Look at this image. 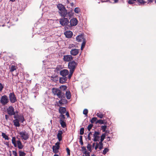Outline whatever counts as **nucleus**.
<instances>
[{
	"label": "nucleus",
	"instance_id": "f257e3e1",
	"mask_svg": "<svg viewBox=\"0 0 156 156\" xmlns=\"http://www.w3.org/2000/svg\"><path fill=\"white\" fill-rule=\"evenodd\" d=\"M57 6L59 10L58 13L60 15L63 17L60 19V23L63 26L67 25L69 23L68 18H71L73 16L74 13L72 10L67 12L65 7L62 4H58Z\"/></svg>",
	"mask_w": 156,
	"mask_h": 156
},
{
	"label": "nucleus",
	"instance_id": "f03ea898",
	"mask_svg": "<svg viewBox=\"0 0 156 156\" xmlns=\"http://www.w3.org/2000/svg\"><path fill=\"white\" fill-rule=\"evenodd\" d=\"M77 65V63L74 61H70L68 64V68L69 69V74L68 77L69 79L71 78L73 73Z\"/></svg>",
	"mask_w": 156,
	"mask_h": 156
},
{
	"label": "nucleus",
	"instance_id": "7ed1b4c3",
	"mask_svg": "<svg viewBox=\"0 0 156 156\" xmlns=\"http://www.w3.org/2000/svg\"><path fill=\"white\" fill-rule=\"evenodd\" d=\"M52 92L54 95H57L59 98H65V96L64 93H62L59 89L56 88H53Z\"/></svg>",
	"mask_w": 156,
	"mask_h": 156
},
{
	"label": "nucleus",
	"instance_id": "20e7f679",
	"mask_svg": "<svg viewBox=\"0 0 156 156\" xmlns=\"http://www.w3.org/2000/svg\"><path fill=\"white\" fill-rule=\"evenodd\" d=\"M19 134L20 135L22 139L24 140H27L29 137V134L26 131L20 132Z\"/></svg>",
	"mask_w": 156,
	"mask_h": 156
},
{
	"label": "nucleus",
	"instance_id": "39448f33",
	"mask_svg": "<svg viewBox=\"0 0 156 156\" xmlns=\"http://www.w3.org/2000/svg\"><path fill=\"white\" fill-rule=\"evenodd\" d=\"M0 101L2 104L4 105L8 103L9 102V100L6 95H4L1 97Z\"/></svg>",
	"mask_w": 156,
	"mask_h": 156
},
{
	"label": "nucleus",
	"instance_id": "423d86ee",
	"mask_svg": "<svg viewBox=\"0 0 156 156\" xmlns=\"http://www.w3.org/2000/svg\"><path fill=\"white\" fill-rule=\"evenodd\" d=\"M9 98L10 101L12 103H14L16 101V98L13 92L9 94Z\"/></svg>",
	"mask_w": 156,
	"mask_h": 156
},
{
	"label": "nucleus",
	"instance_id": "0eeeda50",
	"mask_svg": "<svg viewBox=\"0 0 156 156\" xmlns=\"http://www.w3.org/2000/svg\"><path fill=\"white\" fill-rule=\"evenodd\" d=\"M7 112L8 114L10 116H12L15 114L14 108L12 106L9 107L7 109Z\"/></svg>",
	"mask_w": 156,
	"mask_h": 156
},
{
	"label": "nucleus",
	"instance_id": "6e6552de",
	"mask_svg": "<svg viewBox=\"0 0 156 156\" xmlns=\"http://www.w3.org/2000/svg\"><path fill=\"white\" fill-rule=\"evenodd\" d=\"M100 134V132L97 131H95L94 133L93 134L94 138L93 139L94 141L96 142L98 141L100 138L99 135Z\"/></svg>",
	"mask_w": 156,
	"mask_h": 156
},
{
	"label": "nucleus",
	"instance_id": "1a4fd4ad",
	"mask_svg": "<svg viewBox=\"0 0 156 156\" xmlns=\"http://www.w3.org/2000/svg\"><path fill=\"white\" fill-rule=\"evenodd\" d=\"M60 143L57 142L55 144V145L53 146L52 147L53 151L55 154L58 153V150L59 148Z\"/></svg>",
	"mask_w": 156,
	"mask_h": 156
},
{
	"label": "nucleus",
	"instance_id": "9d476101",
	"mask_svg": "<svg viewBox=\"0 0 156 156\" xmlns=\"http://www.w3.org/2000/svg\"><path fill=\"white\" fill-rule=\"evenodd\" d=\"M78 21L75 18H73L70 21L69 26L72 27L73 26H76L78 23Z\"/></svg>",
	"mask_w": 156,
	"mask_h": 156
},
{
	"label": "nucleus",
	"instance_id": "9b49d317",
	"mask_svg": "<svg viewBox=\"0 0 156 156\" xmlns=\"http://www.w3.org/2000/svg\"><path fill=\"white\" fill-rule=\"evenodd\" d=\"M73 59L72 56L71 55H66L64 56L63 59L64 61L66 62L71 61Z\"/></svg>",
	"mask_w": 156,
	"mask_h": 156
},
{
	"label": "nucleus",
	"instance_id": "f8f14e48",
	"mask_svg": "<svg viewBox=\"0 0 156 156\" xmlns=\"http://www.w3.org/2000/svg\"><path fill=\"white\" fill-rule=\"evenodd\" d=\"M60 74L62 76L66 77V76L69 74V71L66 69H64L60 71Z\"/></svg>",
	"mask_w": 156,
	"mask_h": 156
},
{
	"label": "nucleus",
	"instance_id": "ddd939ff",
	"mask_svg": "<svg viewBox=\"0 0 156 156\" xmlns=\"http://www.w3.org/2000/svg\"><path fill=\"white\" fill-rule=\"evenodd\" d=\"M79 50L76 48L72 49L70 51V53L72 55L75 56L79 53Z\"/></svg>",
	"mask_w": 156,
	"mask_h": 156
},
{
	"label": "nucleus",
	"instance_id": "4468645a",
	"mask_svg": "<svg viewBox=\"0 0 156 156\" xmlns=\"http://www.w3.org/2000/svg\"><path fill=\"white\" fill-rule=\"evenodd\" d=\"M85 40L83 35L81 34L78 36L76 37V40L77 42H82V41Z\"/></svg>",
	"mask_w": 156,
	"mask_h": 156
},
{
	"label": "nucleus",
	"instance_id": "2eb2a0df",
	"mask_svg": "<svg viewBox=\"0 0 156 156\" xmlns=\"http://www.w3.org/2000/svg\"><path fill=\"white\" fill-rule=\"evenodd\" d=\"M64 34L66 37L70 38L72 36L73 33L70 31H67L64 33Z\"/></svg>",
	"mask_w": 156,
	"mask_h": 156
},
{
	"label": "nucleus",
	"instance_id": "dca6fc26",
	"mask_svg": "<svg viewBox=\"0 0 156 156\" xmlns=\"http://www.w3.org/2000/svg\"><path fill=\"white\" fill-rule=\"evenodd\" d=\"M66 109L65 107H60L59 109V112L60 114H63L66 112Z\"/></svg>",
	"mask_w": 156,
	"mask_h": 156
},
{
	"label": "nucleus",
	"instance_id": "f3484780",
	"mask_svg": "<svg viewBox=\"0 0 156 156\" xmlns=\"http://www.w3.org/2000/svg\"><path fill=\"white\" fill-rule=\"evenodd\" d=\"M62 132L61 130H59L57 135V138L59 142L62 140Z\"/></svg>",
	"mask_w": 156,
	"mask_h": 156
},
{
	"label": "nucleus",
	"instance_id": "a211bd4d",
	"mask_svg": "<svg viewBox=\"0 0 156 156\" xmlns=\"http://www.w3.org/2000/svg\"><path fill=\"white\" fill-rule=\"evenodd\" d=\"M67 80V77L63 76L59 79V82L62 84L64 83Z\"/></svg>",
	"mask_w": 156,
	"mask_h": 156
},
{
	"label": "nucleus",
	"instance_id": "6ab92c4d",
	"mask_svg": "<svg viewBox=\"0 0 156 156\" xmlns=\"http://www.w3.org/2000/svg\"><path fill=\"white\" fill-rule=\"evenodd\" d=\"M14 126L16 127H19L20 126V124L18 119H16L13 121Z\"/></svg>",
	"mask_w": 156,
	"mask_h": 156
},
{
	"label": "nucleus",
	"instance_id": "aec40b11",
	"mask_svg": "<svg viewBox=\"0 0 156 156\" xmlns=\"http://www.w3.org/2000/svg\"><path fill=\"white\" fill-rule=\"evenodd\" d=\"M67 102V100L66 99H62L60 100L59 101V103L60 105H58L57 106L60 107L62 105L64 104L65 103H66Z\"/></svg>",
	"mask_w": 156,
	"mask_h": 156
},
{
	"label": "nucleus",
	"instance_id": "412c9836",
	"mask_svg": "<svg viewBox=\"0 0 156 156\" xmlns=\"http://www.w3.org/2000/svg\"><path fill=\"white\" fill-rule=\"evenodd\" d=\"M66 95L67 99H69L71 98V93L69 90H67L66 91Z\"/></svg>",
	"mask_w": 156,
	"mask_h": 156
},
{
	"label": "nucleus",
	"instance_id": "4be33fe9",
	"mask_svg": "<svg viewBox=\"0 0 156 156\" xmlns=\"http://www.w3.org/2000/svg\"><path fill=\"white\" fill-rule=\"evenodd\" d=\"M18 148L19 149H22L23 148V146L22 145L21 142L20 140L17 141Z\"/></svg>",
	"mask_w": 156,
	"mask_h": 156
},
{
	"label": "nucleus",
	"instance_id": "5701e85b",
	"mask_svg": "<svg viewBox=\"0 0 156 156\" xmlns=\"http://www.w3.org/2000/svg\"><path fill=\"white\" fill-rule=\"evenodd\" d=\"M18 119L21 122H23L24 121V118L23 115H18Z\"/></svg>",
	"mask_w": 156,
	"mask_h": 156
},
{
	"label": "nucleus",
	"instance_id": "b1692460",
	"mask_svg": "<svg viewBox=\"0 0 156 156\" xmlns=\"http://www.w3.org/2000/svg\"><path fill=\"white\" fill-rule=\"evenodd\" d=\"M59 122L65 121V117L63 114H60L59 115Z\"/></svg>",
	"mask_w": 156,
	"mask_h": 156
},
{
	"label": "nucleus",
	"instance_id": "393cba45",
	"mask_svg": "<svg viewBox=\"0 0 156 156\" xmlns=\"http://www.w3.org/2000/svg\"><path fill=\"white\" fill-rule=\"evenodd\" d=\"M51 80L54 82H56L58 80V77L57 76H51Z\"/></svg>",
	"mask_w": 156,
	"mask_h": 156
},
{
	"label": "nucleus",
	"instance_id": "a878e982",
	"mask_svg": "<svg viewBox=\"0 0 156 156\" xmlns=\"http://www.w3.org/2000/svg\"><path fill=\"white\" fill-rule=\"evenodd\" d=\"M17 67L16 66L12 65L10 68V71L11 72H12L16 69Z\"/></svg>",
	"mask_w": 156,
	"mask_h": 156
},
{
	"label": "nucleus",
	"instance_id": "bb28decb",
	"mask_svg": "<svg viewBox=\"0 0 156 156\" xmlns=\"http://www.w3.org/2000/svg\"><path fill=\"white\" fill-rule=\"evenodd\" d=\"M2 137L5 139V140H9V137L8 136L6 135L5 133H2Z\"/></svg>",
	"mask_w": 156,
	"mask_h": 156
},
{
	"label": "nucleus",
	"instance_id": "cd10ccee",
	"mask_svg": "<svg viewBox=\"0 0 156 156\" xmlns=\"http://www.w3.org/2000/svg\"><path fill=\"white\" fill-rule=\"evenodd\" d=\"M12 143L14 145L15 147H17V144L16 143V137H13L12 139Z\"/></svg>",
	"mask_w": 156,
	"mask_h": 156
},
{
	"label": "nucleus",
	"instance_id": "c85d7f7f",
	"mask_svg": "<svg viewBox=\"0 0 156 156\" xmlns=\"http://www.w3.org/2000/svg\"><path fill=\"white\" fill-rule=\"evenodd\" d=\"M59 122L62 128H64L66 127V122L65 121H61Z\"/></svg>",
	"mask_w": 156,
	"mask_h": 156
},
{
	"label": "nucleus",
	"instance_id": "c756f323",
	"mask_svg": "<svg viewBox=\"0 0 156 156\" xmlns=\"http://www.w3.org/2000/svg\"><path fill=\"white\" fill-rule=\"evenodd\" d=\"M137 2L140 4V5H144L145 3H147V2L145 0H137Z\"/></svg>",
	"mask_w": 156,
	"mask_h": 156
},
{
	"label": "nucleus",
	"instance_id": "7c9ffc66",
	"mask_svg": "<svg viewBox=\"0 0 156 156\" xmlns=\"http://www.w3.org/2000/svg\"><path fill=\"white\" fill-rule=\"evenodd\" d=\"M82 41L83 42L82 44V45H81V50H83V49L84 48V47L85 46V44H86V40H84V41Z\"/></svg>",
	"mask_w": 156,
	"mask_h": 156
},
{
	"label": "nucleus",
	"instance_id": "2f4dec72",
	"mask_svg": "<svg viewBox=\"0 0 156 156\" xmlns=\"http://www.w3.org/2000/svg\"><path fill=\"white\" fill-rule=\"evenodd\" d=\"M96 115L100 118L102 119L104 117V115L101 112H99L97 113Z\"/></svg>",
	"mask_w": 156,
	"mask_h": 156
},
{
	"label": "nucleus",
	"instance_id": "473e14b6",
	"mask_svg": "<svg viewBox=\"0 0 156 156\" xmlns=\"http://www.w3.org/2000/svg\"><path fill=\"white\" fill-rule=\"evenodd\" d=\"M103 144L102 142H101V141H100L99 143L98 144V146H99V149L100 150H101L103 148Z\"/></svg>",
	"mask_w": 156,
	"mask_h": 156
},
{
	"label": "nucleus",
	"instance_id": "72a5a7b5",
	"mask_svg": "<svg viewBox=\"0 0 156 156\" xmlns=\"http://www.w3.org/2000/svg\"><path fill=\"white\" fill-rule=\"evenodd\" d=\"M19 156H25L26 153L21 151H20L19 152Z\"/></svg>",
	"mask_w": 156,
	"mask_h": 156
},
{
	"label": "nucleus",
	"instance_id": "f704fd0d",
	"mask_svg": "<svg viewBox=\"0 0 156 156\" xmlns=\"http://www.w3.org/2000/svg\"><path fill=\"white\" fill-rule=\"evenodd\" d=\"M97 119L96 117H93L90 120V122L92 124L94 123V122H96L97 120Z\"/></svg>",
	"mask_w": 156,
	"mask_h": 156
},
{
	"label": "nucleus",
	"instance_id": "c9c22d12",
	"mask_svg": "<svg viewBox=\"0 0 156 156\" xmlns=\"http://www.w3.org/2000/svg\"><path fill=\"white\" fill-rule=\"evenodd\" d=\"M67 88V87L65 85H62L60 87V88L62 90H66Z\"/></svg>",
	"mask_w": 156,
	"mask_h": 156
},
{
	"label": "nucleus",
	"instance_id": "e433bc0d",
	"mask_svg": "<svg viewBox=\"0 0 156 156\" xmlns=\"http://www.w3.org/2000/svg\"><path fill=\"white\" fill-rule=\"evenodd\" d=\"M99 123L100 124H104V122L101 119L98 120L95 123L96 124Z\"/></svg>",
	"mask_w": 156,
	"mask_h": 156
},
{
	"label": "nucleus",
	"instance_id": "4c0bfd02",
	"mask_svg": "<svg viewBox=\"0 0 156 156\" xmlns=\"http://www.w3.org/2000/svg\"><path fill=\"white\" fill-rule=\"evenodd\" d=\"M105 134L104 133L101 136V138L100 140V141H101V142H103L105 138Z\"/></svg>",
	"mask_w": 156,
	"mask_h": 156
},
{
	"label": "nucleus",
	"instance_id": "58836bf2",
	"mask_svg": "<svg viewBox=\"0 0 156 156\" xmlns=\"http://www.w3.org/2000/svg\"><path fill=\"white\" fill-rule=\"evenodd\" d=\"M101 128L102 130V131L103 132H105V131L106 130L107 128V126H101Z\"/></svg>",
	"mask_w": 156,
	"mask_h": 156
},
{
	"label": "nucleus",
	"instance_id": "ea45409f",
	"mask_svg": "<svg viewBox=\"0 0 156 156\" xmlns=\"http://www.w3.org/2000/svg\"><path fill=\"white\" fill-rule=\"evenodd\" d=\"M87 147L89 151H91V145L90 144H88L87 146Z\"/></svg>",
	"mask_w": 156,
	"mask_h": 156
},
{
	"label": "nucleus",
	"instance_id": "a19ab883",
	"mask_svg": "<svg viewBox=\"0 0 156 156\" xmlns=\"http://www.w3.org/2000/svg\"><path fill=\"white\" fill-rule=\"evenodd\" d=\"M93 125L92 124H89L87 127V129L89 131H90L92 127L93 126Z\"/></svg>",
	"mask_w": 156,
	"mask_h": 156
},
{
	"label": "nucleus",
	"instance_id": "79ce46f5",
	"mask_svg": "<svg viewBox=\"0 0 156 156\" xmlns=\"http://www.w3.org/2000/svg\"><path fill=\"white\" fill-rule=\"evenodd\" d=\"M80 11V9L79 8H76L74 9V12L75 13H78Z\"/></svg>",
	"mask_w": 156,
	"mask_h": 156
},
{
	"label": "nucleus",
	"instance_id": "37998d69",
	"mask_svg": "<svg viewBox=\"0 0 156 156\" xmlns=\"http://www.w3.org/2000/svg\"><path fill=\"white\" fill-rule=\"evenodd\" d=\"M109 151V149L107 148H105L103 151V154L105 155L106 154V153L108 152Z\"/></svg>",
	"mask_w": 156,
	"mask_h": 156
},
{
	"label": "nucleus",
	"instance_id": "c03bdc74",
	"mask_svg": "<svg viewBox=\"0 0 156 156\" xmlns=\"http://www.w3.org/2000/svg\"><path fill=\"white\" fill-rule=\"evenodd\" d=\"M80 142L82 145H83V143L82 140V136H80Z\"/></svg>",
	"mask_w": 156,
	"mask_h": 156
},
{
	"label": "nucleus",
	"instance_id": "a18cd8bd",
	"mask_svg": "<svg viewBox=\"0 0 156 156\" xmlns=\"http://www.w3.org/2000/svg\"><path fill=\"white\" fill-rule=\"evenodd\" d=\"M84 128H82L80 129V135H83L84 133Z\"/></svg>",
	"mask_w": 156,
	"mask_h": 156
},
{
	"label": "nucleus",
	"instance_id": "49530a36",
	"mask_svg": "<svg viewBox=\"0 0 156 156\" xmlns=\"http://www.w3.org/2000/svg\"><path fill=\"white\" fill-rule=\"evenodd\" d=\"M88 112V110L86 109H84L83 111V114L87 116V114Z\"/></svg>",
	"mask_w": 156,
	"mask_h": 156
},
{
	"label": "nucleus",
	"instance_id": "de8ad7c7",
	"mask_svg": "<svg viewBox=\"0 0 156 156\" xmlns=\"http://www.w3.org/2000/svg\"><path fill=\"white\" fill-rule=\"evenodd\" d=\"M66 150L67 153V154L69 155H70V150L69 148L67 147L66 148Z\"/></svg>",
	"mask_w": 156,
	"mask_h": 156
},
{
	"label": "nucleus",
	"instance_id": "09e8293b",
	"mask_svg": "<svg viewBox=\"0 0 156 156\" xmlns=\"http://www.w3.org/2000/svg\"><path fill=\"white\" fill-rule=\"evenodd\" d=\"M12 154L14 156H17V153L16 151H13Z\"/></svg>",
	"mask_w": 156,
	"mask_h": 156
},
{
	"label": "nucleus",
	"instance_id": "8fccbe9b",
	"mask_svg": "<svg viewBox=\"0 0 156 156\" xmlns=\"http://www.w3.org/2000/svg\"><path fill=\"white\" fill-rule=\"evenodd\" d=\"M61 68H60L58 66L56 68L55 70L56 72H58V71H61L60 70H61Z\"/></svg>",
	"mask_w": 156,
	"mask_h": 156
},
{
	"label": "nucleus",
	"instance_id": "3c124183",
	"mask_svg": "<svg viewBox=\"0 0 156 156\" xmlns=\"http://www.w3.org/2000/svg\"><path fill=\"white\" fill-rule=\"evenodd\" d=\"M3 87V86L0 83V92L2 91Z\"/></svg>",
	"mask_w": 156,
	"mask_h": 156
},
{
	"label": "nucleus",
	"instance_id": "603ef678",
	"mask_svg": "<svg viewBox=\"0 0 156 156\" xmlns=\"http://www.w3.org/2000/svg\"><path fill=\"white\" fill-rule=\"evenodd\" d=\"M128 3L129 4H133L134 2L133 1V0H129L128 2Z\"/></svg>",
	"mask_w": 156,
	"mask_h": 156
},
{
	"label": "nucleus",
	"instance_id": "864d4df0",
	"mask_svg": "<svg viewBox=\"0 0 156 156\" xmlns=\"http://www.w3.org/2000/svg\"><path fill=\"white\" fill-rule=\"evenodd\" d=\"M153 1V0H147L146 2H147V4L150 3Z\"/></svg>",
	"mask_w": 156,
	"mask_h": 156
},
{
	"label": "nucleus",
	"instance_id": "5fc2aeb1",
	"mask_svg": "<svg viewBox=\"0 0 156 156\" xmlns=\"http://www.w3.org/2000/svg\"><path fill=\"white\" fill-rule=\"evenodd\" d=\"M66 115L67 116L68 118L70 117L69 114L68 112H66Z\"/></svg>",
	"mask_w": 156,
	"mask_h": 156
},
{
	"label": "nucleus",
	"instance_id": "6e6d98bb",
	"mask_svg": "<svg viewBox=\"0 0 156 156\" xmlns=\"http://www.w3.org/2000/svg\"><path fill=\"white\" fill-rule=\"evenodd\" d=\"M98 143H97L96 145L94 147V148H95V150H96L97 149V148L98 147Z\"/></svg>",
	"mask_w": 156,
	"mask_h": 156
},
{
	"label": "nucleus",
	"instance_id": "4d7b16f0",
	"mask_svg": "<svg viewBox=\"0 0 156 156\" xmlns=\"http://www.w3.org/2000/svg\"><path fill=\"white\" fill-rule=\"evenodd\" d=\"M81 148H82V151H85L86 150V148L85 147H81Z\"/></svg>",
	"mask_w": 156,
	"mask_h": 156
},
{
	"label": "nucleus",
	"instance_id": "13d9d810",
	"mask_svg": "<svg viewBox=\"0 0 156 156\" xmlns=\"http://www.w3.org/2000/svg\"><path fill=\"white\" fill-rule=\"evenodd\" d=\"M9 115H5V118L6 119H7L8 118H9Z\"/></svg>",
	"mask_w": 156,
	"mask_h": 156
},
{
	"label": "nucleus",
	"instance_id": "bf43d9fd",
	"mask_svg": "<svg viewBox=\"0 0 156 156\" xmlns=\"http://www.w3.org/2000/svg\"><path fill=\"white\" fill-rule=\"evenodd\" d=\"M87 138H88V140H91V137H90V135H88Z\"/></svg>",
	"mask_w": 156,
	"mask_h": 156
},
{
	"label": "nucleus",
	"instance_id": "052dcab7",
	"mask_svg": "<svg viewBox=\"0 0 156 156\" xmlns=\"http://www.w3.org/2000/svg\"><path fill=\"white\" fill-rule=\"evenodd\" d=\"M14 119H18V115H14Z\"/></svg>",
	"mask_w": 156,
	"mask_h": 156
},
{
	"label": "nucleus",
	"instance_id": "680f3d73",
	"mask_svg": "<svg viewBox=\"0 0 156 156\" xmlns=\"http://www.w3.org/2000/svg\"><path fill=\"white\" fill-rule=\"evenodd\" d=\"M114 1V3H116L118 2L119 0H113Z\"/></svg>",
	"mask_w": 156,
	"mask_h": 156
},
{
	"label": "nucleus",
	"instance_id": "e2e57ef3",
	"mask_svg": "<svg viewBox=\"0 0 156 156\" xmlns=\"http://www.w3.org/2000/svg\"><path fill=\"white\" fill-rule=\"evenodd\" d=\"M88 152H87V150H86L84 152V154H87V153Z\"/></svg>",
	"mask_w": 156,
	"mask_h": 156
},
{
	"label": "nucleus",
	"instance_id": "0e129e2a",
	"mask_svg": "<svg viewBox=\"0 0 156 156\" xmlns=\"http://www.w3.org/2000/svg\"><path fill=\"white\" fill-rule=\"evenodd\" d=\"M86 154V156H90V153L89 152H88L87 154Z\"/></svg>",
	"mask_w": 156,
	"mask_h": 156
},
{
	"label": "nucleus",
	"instance_id": "69168bd1",
	"mask_svg": "<svg viewBox=\"0 0 156 156\" xmlns=\"http://www.w3.org/2000/svg\"><path fill=\"white\" fill-rule=\"evenodd\" d=\"M89 135H92V133L91 132H90L88 134Z\"/></svg>",
	"mask_w": 156,
	"mask_h": 156
},
{
	"label": "nucleus",
	"instance_id": "338daca9",
	"mask_svg": "<svg viewBox=\"0 0 156 156\" xmlns=\"http://www.w3.org/2000/svg\"><path fill=\"white\" fill-rule=\"evenodd\" d=\"M9 155L10 156H11L12 154H11V151H9Z\"/></svg>",
	"mask_w": 156,
	"mask_h": 156
},
{
	"label": "nucleus",
	"instance_id": "774afa93",
	"mask_svg": "<svg viewBox=\"0 0 156 156\" xmlns=\"http://www.w3.org/2000/svg\"><path fill=\"white\" fill-rule=\"evenodd\" d=\"M54 156H59L58 154H55L54 155Z\"/></svg>",
	"mask_w": 156,
	"mask_h": 156
}]
</instances>
